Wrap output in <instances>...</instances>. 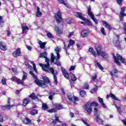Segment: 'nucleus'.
I'll list each match as a JSON object with an SVG mask.
<instances>
[{"instance_id": "nucleus-12", "label": "nucleus", "mask_w": 126, "mask_h": 126, "mask_svg": "<svg viewBox=\"0 0 126 126\" xmlns=\"http://www.w3.org/2000/svg\"><path fill=\"white\" fill-rule=\"evenodd\" d=\"M13 107H14V105H2L1 106V109L3 111H5V110H8V111H9L11 108H13Z\"/></svg>"}, {"instance_id": "nucleus-61", "label": "nucleus", "mask_w": 126, "mask_h": 126, "mask_svg": "<svg viewBox=\"0 0 126 126\" xmlns=\"http://www.w3.org/2000/svg\"><path fill=\"white\" fill-rule=\"evenodd\" d=\"M10 35V31H9V30H7V37H9Z\"/></svg>"}, {"instance_id": "nucleus-13", "label": "nucleus", "mask_w": 126, "mask_h": 126, "mask_svg": "<svg viewBox=\"0 0 126 126\" xmlns=\"http://www.w3.org/2000/svg\"><path fill=\"white\" fill-rule=\"evenodd\" d=\"M12 55L14 58H17V57H19V56L21 55V50L20 48H17L15 52H13Z\"/></svg>"}, {"instance_id": "nucleus-47", "label": "nucleus", "mask_w": 126, "mask_h": 126, "mask_svg": "<svg viewBox=\"0 0 126 126\" xmlns=\"http://www.w3.org/2000/svg\"><path fill=\"white\" fill-rule=\"evenodd\" d=\"M58 1H59L60 3L64 4V5H66L67 4V3H65L63 0H58Z\"/></svg>"}, {"instance_id": "nucleus-52", "label": "nucleus", "mask_w": 126, "mask_h": 126, "mask_svg": "<svg viewBox=\"0 0 126 126\" xmlns=\"http://www.w3.org/2000/svg\"><path fill=\"white\" fill-rule=\"evenodd\" d=\"M123 28H124L125 33L126 35V23H125L123 25Z\"/></svg>"}, {"instance_id": "nucleus-37", "label": "nucleus", "mask_w": 126, "mask_h": 126, "mask_svg": "<svg viewBox=\"0 0 126 126\" xmlns=\"http://www.w3.org/2000/svg\"><path fill=\"white\" fill-rule=\"evenodd\" d=\"M118 72H119L118 70L115 68L113 69V72L112 71L110 72V75H111V76H114V73H118Z\"/></svg>"}, {"instance_id": "nucleus-11", "label": "nucleus", "mask_w": 126, "mask_h": 126, "mask_svg": "<svg viewBox=\"0 0 126 126\" xmlns=\"http://www.w3.org/2000/svg\"><path fill=\"white\" fill-rule=\"evenodd\" d=\"M10 80L12 81H15V82L18 84H21V85H23V84H24V82H23V81L17 78L16 77H12Z\"/></svg>"}, {"instance_id": "nucleus-34", "label": "nucleus", "mask_w": 126, "mask_h": 126, "mask_svg": "<svg viewBox=\"0 0 126 126\" xmlns=\"http://www.w3.org/2000/svg\"><path fill=\"white\" fill-rule=\"evenodd\" d=\"M70 76H71V79L72 81H75L77 80V78L75 77V76L73 74L71 73Z\"/></svg>"}, {"instance_id": "nucleus-10", "label": "nucleus", "mask_w": 126, "mask_h": 126, "mask_svg": "<svg viewBox=\"0 0 126 126\" xmlns=\"http://www.w3.org/2000/svg\"><path fill=\"white\" fill-rule=\"evenodd\" d=\"M55 18L58 23H60L62 21H63V18H62V12L58 11L55 14Z\"/></svg>"}, {"instance_id": "nucleus-54", "label": "nucleus", "mask_w": 126, "mask_h": 126, "mask_svg": "<svg viewBox=\"0 0 126 126\" xmlns=\"http://www.w3.org/2000/svg\"><path fill=\"white\" fill-rule=\"evenodd\" d=\"M3 122V117L1 114H0V122L2 123Z\"/></svg>"}, {"instance_id": "nucleus-35", "label": "nucleus", "mask_w": 126, "mask_h": 126, "mask_svg": "<svg viewBox=\"0 0 126 126\" xmlns=\"http://www.w3.org/2000/svg\"><path fill=\"white\" fill-rule=\"evenodd\" d=\"M38 114V110L36 109H33L31 111V115L32 116H35V115H37Z\"/></svg>"}, {"instance_id": "nucleus-45", "label": "nucleus", "mask_w": 126, "mask_h": 126, "mask_svg": "<svg viewBox=\"0 0 126 126\" xmlns=\"http://www.w3.org/2000/svg\"><path fill=\"white\" fill-rule=\"evenodd\" d=\"M32 64L33 67V70L35 71V72H37V69H36V64L34 63L33 62H32Z\"/></svg>"}, {"instance_id": "nucleus-58", "label": "nucleus", "mask_w": 126, "mask_h": 126, "mask_svg": "<svg viewBox=\"0 0 126 126\" xmlns=\"http://www.w3.org/2000/svg\"><path fill=\"white\" fill-rule=\"evenodd\" d=\"M55 31H56V32H58V31H60L61 30V29H60V28H59V27H58L57 26H55Z\"/></svg>"}, {"instance_id": "nucleus-41", "label": "nucleus", "mask_w": 126, "mask_h": 126, "mask_svg": "<svg viewBox=\"0 0 126 126\" xmlns=\"http://www.w3.org/2000/svg\"><path fill=\"white\" fill-rule=\"evenodd\" d=\"M96 64H97L98 67L99 68V69H100L101 70H103V69H104V68L103 67V66L102 65H101V64L100 63H98V62H96Z\"/></svg>"}, {"instance_id": "nucleus-43", "label": "nucleus", "mask_w": 126, "mask_h": 126, "mask_svg": "<svg viewBox=\"0 0 126 126\" xmlns=\"http://www.w3.org/2000/svg\"><path fill=\"white\" fill-rule=\"evenodd\" d=\"M47 37H48V38H49V39H51L52 38H53V34H52V33L51 32H48L47 34Z\"/></svg>"}, {"instance_id": "nucleus-48", "label": "nucleus", "mask_w": 126, "mask_h": 126, "mask_svg": "<svg viewBox=\"0 0 126 126\" xmlns=\"http://www.w3.org/2000/svg\"><path fill=\"white\" fill-rule=\"evenodd\" d=\"M63 34V31L60 30V31H58V32H57V34L58 36H61V34Z\"/></svg>"}, {"instance_id": "nucleus-40", "label": "nucleus", "mask_w": 126, "mask_h": 126, "mask_svg": "<svg viewBox=\"0 0 126 126\" xmlns=\"http://www.w3.org/2000/svg\"><path fill=\"white\" fill-rule=\"evenodd\" d=\"M58 110L56 108H53L48 110L49 113H57Z\"/></svg>"}, {"instance_id": "nucleus-2", "label": "nucleus", "mask_w": 126, "mask_h": 126, "mask_svg": "<svg viewBox=\"0 0 126 126\" xmlns=\"http://www.w3.org/2000/svg\"><path fill=\"white\" fill-rule=\"evenodd\" d=\"M30 74H31L33 78H34L35 80H34L35 83L39 86V87H45L46 86V84H49L50 83V79L47 76H43L42 79L43 80H39L37 79V76L33 73V71H30Z\"/></svg>"}, {"instance_id": "nucleus-64", "label": "nucleus", "mask_w": 126, "mask_h": 126, "mask_svg": "<svg viewBox=\"0 0 126 126\" xmlns=\"http://www.w3.org/2000/svg\"><path fill=\"white\" fill-rule=\"evenodd\" d=\"M8 101H7V104L8 105H10V100L11 99V98H10V97H8Z\"/></svg>"}, {"instance_id": "nucleus-4", "label": "nucleus", "mask_w": 126, "mask_h": 126, "mask_svg": "<svg viewBox=\"0 0 126 126\" xmlns=\"http://www.w3.org/2000/svg\"><path fill=\"white\" fill-rule=\"evenodd\" d=\"M92 106H95V107H98V103L96 102V101H93L91 103L89 104L87 103L85 104L84 106V108L85 110L87 111V113L89 114V115H91V113H92Z\"/></svg>"}, {"instance_id": "nucleus-9", "label": "nucleus", "mask_w": 126, "mask_h": 126, "mask_svg": "<svg viewBox=\"0 0 126 126\" xmlns=\"http://www.w3.org/2000/svg\"><path fill=\"white\" fill-rule=\"evenodd\" d=\"M67 97L70 102H72L74 104H76L75 102H77L79 100L78 97L71 94H67Z\"/></svg>"}, {"instance_id": "nucleus-33", "label": "nucleus", "mask_w": 126, "mask_h": 126, "mask_svg": "<svg viewBox=\"0 0 126 126\" xmlns=\"http://www.w3.org/2000/svg\"><path fill=\"white\" fill-rule=\"evenodd\" d=\"M42 110L45 111L46 110H48V109H49V107H48L47 104L43 103L42 105Z\"/></svg>"}, {"instance_id": "nucleus-53", "label": "nucleus", "mask_w": 126, "mask_h": 126, "mask_svg": "<svg viewBox=\"0 0 126 126\" xmlns=\"http://www.w3.org/2000/svg\"><path fill=\"white\" fill-rule=\"evenodd\" d=\"M125 11H126V7H123L121 8V11L120 13H125Z\"/></svg>"}, {"instance_id": "nucleus-14", "label": "nucleus", "mask_w": 126, "mask_h": 126, "mask_svg": "<svg viewBox=\"0 0 126 126\" xmlns=\"http://www.w3.org/2000/svg\"><path fill=\"white\" fill-rule=\"evenodd\" d=\"M0 49L2 51H6L7 50V47L4 42L0 41Z\"/></svg>"}, {"instance_id": "nucleus-57", "label": "nucleus", "mask_w": 126, "mask_h": 126, "mask_svg": "<svg viewBox=\"0 0 126 126\" xmlns=\"http://www.w3.org/2000/svg\"><path fill=\"white\" fill-rule=\"evenodd\" d=\"M117 2L119 5H121L122 2H123V0H117Z\"/></svg>"}, {"instance_id": "nucleus-51", "label": "nucleus", "mask_w": 126, "mask_h": 126, "mask_svg": "<svg viewBox=\"0 0 126 126\" xmlns=\"http://www.w3.org/2000/svg\"><path fill=\"white\" fill-rule=\"evenodd\" d=\"M96 78H97V75L96 74H94L92 77V80L94 81L96 80Z\"/></svg>"}, {"instance_id": "nucleus-15", "label": "nucleus", "mask_w": 126, "mask_h": 126, "mask_svg": "<svg viewBox=\"0 0 126 126\" xmlns=\"http://www.w3.org/2000/svg\"><path fill=\"white\" fill-rule=\"evenodd\" d=\"M61 69L62 70V73L64 76L65 78H66L67 79H69V75L68 74V73L65 70V69L64 68L62 67Z\"/></svg>"}, {"instance_id": "nucleus-56", "label": "nucleus", "mask_w": 126, "mask_h": 126, "mask_svg": "<svg viewBox=\"0 0 126 126\" xmlns=\"http://www.w3.org/2000/svg\"><path fill=\"white\" fill-rule=\"evenodd\" d=\"M97 112H98V109H97V108H94V115H95V117H96V115H99L97 113Z\"/></svg>"}, {"instance_id": "nucleus-25", "label": "nucleus", "mask_w": 126, "mask_h": 126, "mask_svg": "<svg viewBox=\"0 0 126 126\" xmlns=\"http://www.w3.org/2000/svg\"><path fill=\"white\" fill-rule=\"evenodd\" d=\"M98 102L100 103L102 108H104V109H106V108H107V106H106L105 103H104V102L103 101V98H101L100 97H98Z\"/></svg>"}, {"instance_id": "nucleus-17", "label": "nucleus", "mask_w": 126, "mask_h": 126, "mask_svg": "<svg viewBox=\"0 0 126 126\" xmlns=\"http://www.w3.org/2000/svg\"><path fill=\"white\" fill-rule=\"evenodd\" d=\"M23 122L24 124L25 125H28V126H30L32 124V121L28 118H26L25 119H23Z\"/></svg>"}, {"instance_id": "nucleus-30", "label": "nucleus", "mask_w": 126, "mask_h": 126, "mask_svg": "<svg viewBox=\"0 0 126 126\" xmlns=\"http://www.w3.org/2000/svg\"><path fill=\"white\" fill-rule=\"evenodd\" d=\"M58 123H60V119H59V117L55 116V120L51 122V125H55L56 124H58Z\"/></svg>"}, {"instance_id": "nucleus-1", "label": "nucleus", "mask_w": 126, "mask_h": 126, "mask_svg": "<svg viewBox=\"0 0 126 126\" xmlns=\"http://www.w3.org/2000/svg\"><path fill=\"white\" fill-rule=\"evenodd\" d=\"M46 63H47L44 65H43L42 63H40L39 65L42 67V69H43L44 71H46V72H51L52 74L53 75L55 84L56 85H57L58 77H57V75H58V72L55 73L54 68L52 67L50 68V63L49 62Z\"/></svg>"}, {"instance_id": "nucleus-39", "label": "nucleus", "mask_w": 126, "mask_h": 126, "mask_svg": "<svg viewBox=\"0 0 126 126\" xmlns=\"http://www.w3.org/2000/svg\"><path fill=\"white\" fill-rule=\"evenodd\" d=\"M124 16H126V13H120V17L121 21H123L124 20Z\"/></svg>"}, {"instance_id": "nucleus-42", "label": "nucleus", "mask_w": 126, "mask_h": 126, "mask_svg": "<svg viewBox=\"0 0 126 126\" xmlns=\"http://www.w3.org/2000/svg\"><path fill=\"white\" fill-rule=\"evenodd\" d=\"M35 97L36 95H35V94L34 93H32L31 94L29 95V97L31 98V99H32V100H34Z\"/></svg>"}, {"instance_id": "nucleus-59", "label": "nucleus", "mask_w": 126, "mask_h": 126, "mask_svg": "<svg viewBox=\"0 0 126 126\" xmlns=\"http://www.w3.org/2000/svg\"><path fill=\"white\" fill-rule=\"evenodd\" d=\"M82 121L83 123H84V124L85 125H86V126H90L89 125V124H88V123H87V122L86 121H85L84 120H82Z\"/></svg>"}, {"instance_id": "nucleus-55", "label": "nucleus", "mask_w": 126, "mask_h": 126, "mask_svg": "<svg viewBox=\"0 0 126 126\" xmlns=\"http://www.w3.org/2000/svg\"><path fill=\"white\" fill-rule=\"evenodd\" d=\"M116 47H120V41L117 40L115 43Z\"/></svg>"}, {"instance_id": "nucleus-36", "label": "nucleus", "mask_w": 126, "mask_h": 126, "mask_svg": "<svg viewBox=\"0 0 126 126\" xmlns=\"http://www.w3.org/2000/svg\"><path fill=\"white\" fill-rule=\"evenodd\" d=\"M1 82L3 85H6V79L4 77H2Z\"/></svg>"}, {"instance_id": "nucleus-8", "label": "nucleus", "mask_w": 126, "mask_h": 126, "mask_svg": "<svg viewBox=\"0 0 126 126\" xmlns=\"http://www.w3.org/2000/svg\"><path fill=\"white\" fill-rule=\"evenodd\" d=\"M74 44H75V41L74 40L70 39L69 41V44H68V46L66 48V45H65V43H64V42H63V44H64V48L63 49H64L66 55H69V53H68V52H67V49H69V48H70L71 46H72V47H73V45H74Z\"/></svg>"}, {"instance_id": "nucleus-50", "label": "nucleus", "mask_w": 126, "mask_h": 126, "mask_svg": "<svg viewBox=\"0 0 126 126\" xmlns=\"http://www.w3.org/2000/svg\"><path fill=\"white\" fill-rule=\"evenodd\" d=\"M74 34V32H70L69 35H68V38H71V37H72V36H73Z\"/></svg>"}, {"instance_id": "nucleus-6", "label": "nucleus", "mask_w": 126, "mask_h": 126, "mask_svg": "<svg viewBox=\"0 0 126 126\" xmlns=\"http://www.w3.org/2000/svg\"><path fill=\"white\" fill-rule=\"evenodd\" d=\"M113 59L114 60V62L117 65H121V63L119 61H121V63H126V60H125L122 56L120 55L119 54L117 55V57L113 54Z\"/></svg>"}, {"instance_id": "nucleus-18", "label": "nucleus", "mask_w": 126, "mask_h": 126, "mask_svg": "<svg viewBox=\"0 0 126 126\" xmlns=\"http://www.w3.org/2000/svg\"><path fill=\"white\" fill-rule=\"evenodd\" d=\"M110 97L113 99V100H116V101L119 100V98L116 97V96H115V94H110L107 95L106 96V99H108V98H110Z\"/></svg>"}, {"instance_id": "nucleus-20", "label": "nucleus", "mask_w": 126, "mask_h": 126, "mask_svg": "<svg viewBox=\"0 0 126 126\" xmlns=\"http://www.w3.org/2000/svg\"><path fill=\"white\" fill-rule=\"evenodd\" d=\"M29 103H30V98H25L23 102V105L24 106V107H26L27 105L29 104Z\"/></svg>"}, {"instance_id": "nucleus-26", "label": "nucleus", "mask_w": 126, "mask_h": 126, "mask_svg": "<svg viewBox=\"0 0 126 126\" xmlns=\"http://www.w3.org/2000/svg\"><path fill=\"white\" fill-rule=\"evenodd\" d=\"M96 123L98 124H103V120L100 118V115H96Z\"/></svg>"}, {"instance_id": "nucleus-24", "label": "nucleus", "mask_w": 126, "mask_h": 126, "mask_svg": "<svg viewBox=\"0 0 126 126\" xmlns=\"http://www.w3.org/2000/svg\"><path fill=\"white\" fill-rule=\"evenodd\" d=\"M78 18H80L81 20H85V18L83 17V14L81 12H77L76 13Z\"/></svg>"}, {"instance_id": "nucleus-23", "label": "nucleus", "mask_w": 126, "mask_h": 126, "mask_svg": "<svg viewBox=\"0 0 126 126\" xmlns=\"http://www.w3.org/2000/svg\"><path fill=\"white\" fill-rule=\"evenodd\" d=\"M53 106H54L57 110H62V109H63V105L60 104L53 103Z\"/></svg>"}, {"instance_id": "nucleus-21", "label": "nucleus", "mask_w": 126, "mask_h": 126, "mask_svg": "<svg viewBox=\"0 0 126 126\" xmlns=\"http://www.w3.org/2000/svg\"><path fill=\"white\" fill-rule=\"evenodd\" d=\"M38 44L40 45V48L42 49H45V47L46 46L47 42H42V41L39 40Z\"/></svg>"}, {"instance_id": "nucleus-5", "label": "nucleus", "mask_w": 126, "mask_h": 126, "mask_svg": "<svg viewBox=\"0 0 126 126\" xmlns=\"http://www.w3.org/2000/svg\"><path fill=\"white\" fill-rule=\"evenodd\" d=\"M97 56H101L102 59L107 60L109 58V55L106 52L102 51V46H98L96 48Z\"/></svg>"}, {"instance_id": "nucleus-32", "label": "nucleus", "mask_w": 126, "mask_h": 126, "mask_svg": "<svg viewBox=\"0 0 126 126\" xmlns=\"http://www.w3.org/2000/svg\"><path fill=\"white\" fill-rule=\"evenodd\" d=\"M80 95L82 97V98H84L85 96H86V92L84 90H82L80 92Z\"/></svg>"}, {"instance_id": "nucleus-60", "label": "nucleus", "mask_w": 126, "mask_h": 126, "mask_svg": "<svg viewBox=\"0 0 126 126\" xmlns=\"http://www.w3.org/2000/svg\"><path fill=\"white\" fill-rule=\"evenodd\" d=\"M75 69V67L74 66H72L70 67L69 70L71 71V70H74Z\"/></svg>"}, {"instance_id": "nucleus-7", "label": "nucleus", "mask_w": 126, "mask_h": 126, "mask_svg": "<svg viewBox=\"0 0 126 126\" xmlns=\"http://www.w3.org/2000/svg\"><path fill=\"white\" fill-rule=\"evenodd\" d=\"M88 14L89 16H90L91 18L92 19V20H93L95 24H98V20L95 19L94 15L93 13H92V12H91V6L90 5H89L88 7Z\"/></svg>"}, {"instance_id": "nucleus-3", "label": "nucleus", "mask_w": 126, "mask_h": 126, "mask_svg": "<svg viewBox=\"0 0 126 126\" xmlns=\"http://www.w3.org/2000/svg\"><path fill=\"white\" fill-rule=\"evenodd\" d=\"M55 51L56 55H57V57L56 58V57L54 55V53H51V63H54V64L58 65V66H61V62H60V58L61 57L60 53L61 52V48L57 47L55 48Z\"/></svg>"}, {"instance_id": "nucleus-63", "label": "nucleus", "mask_w": 126, "mask_h": 126, "mask_svg": "<svg viewBox=\"0 0 126 126\" xmlns=\"http://www.w3.org/2000/svg\"><path fill=\"white\" fill-rule=\"evenodd\" d=\"M33 100H35V101H37V102H39L40 99H39V98H38V97H37V96H35V97H34V99Z\"/></svg>"}, {"instance_id": "nucleus-29", "label": "nucleus", "mask_w": 126, "mask_h": 126, "mask_svg": "<svg viewBox=\"0 0 126 126\" xmlns=\"http://www.w3.org/2000/svg\"><path fill=\"white\" fill-rule=\"evenodd\" d=\"M83 21H85L86 22V26L88 25V26H92V22L91 21H89L87 19L85 18V20H83Z\"/></svg>"}, {"instance_id": "nucleus-38", "label": "nucleus", "mask_w": 126, "mask_h": 126, "mask_svg": "<svg viewBox=\"0 0 126 126\" xmlns=\"http://www.w3.org/2000/svg\"><path fill=\"white\" fill-rule=\"evenodd\" d=\"M23 73L22 79L21 80H22V81L24 82L25 80H26V78H27V73L25 72H23Z\"/></svg>"}, {"instance_id": "nucleus-27", "label": "nucleus", "mask_w": 126, "mask_h": 126, "mask_svg": "<svg viewBox=\"0 0 126 126\" xmlns=\"http://www.w3.org/2000/svg\"><path fill=\"white\" fill-rule=\"evenodd\" d=\"M41 16H42V13L41 12V11H40V8L37 6L36 16L37 17H41Z\"/></svg>"}, {"instance_id": "nucleus-31", "label": "nucleus", "mask_w": 126, "mask_h": 126, "mask_svg": "<svg viewBox=\"0 0 126 126\" xmlns=\"http://www.w3.org/2000/svg\"><path fill=\"white\" fill-rule=\"evenodd\" d=\"M89 51L92 52V55L96 58L97 57V54H96V52L94 50L93 48H90L89 49Z\"/></svg>"}, {"instance_id": "nucleus-62", "label": "nucleus", "mask_w": 126, "mask_h": 126, "mask_svg": "<svg viewBox=\"0 0 126 126\" xmlns=\"http://www.w3.org/2000/svg\"><path fill=\"white\" fill-rule=\"evenodd\" d=\"M4 21H1L0 22V27H3V23H4Z\"/></svg>"}, {"instance_id": "nucleus-46", "label": "nucleus", "mask_w": 126, "mask_h": 126, "mask_svg": "<svg viewBox=\"0 0 126 126\" xmlns=\"http://www.w3.org/2000/svg\"><path fill=\"white\" fill-rule=\"evenodd\" d=\"M115 107L117 109L118 112H119L120 115H121V108L117 105H115Z\"/></svg>"}, {"instance_id": "nucleus-28", "label": "nucleus", "mask_w": 126, "mask_h": 126, "mask_svg": "<svg viewBox=\"0 0 126 126\" xmlns=\"http://www.w3.org/2000/svg\"><path fill=\"white\" fill-rule=\"evenodd\" d=\"M27 30H29V28L26 26H24L22 27V34H24L27 32Z\"/></svg>"}, {"instance_id": "nucleus-22", "label": "nucleus", "mask_w": 126, "mask_h": 126, "mask_svg": "<svg viewBox=\"0 0 126 126\" xmlns=\"http://www.w3.org/2000/svg\"><path fill=\"white\" fill-rule=\"evenodd\" d=\"M102 24L104 25L105 28H107V29H108V30H112V27H111L110 25H109L108 23H107V22L105 21H103Z\"/></svg>"}, {"instance_id": "nucleus-16", "label": "nucleus", "mask_w": 126, "mask_h": 126, "mask_svg": "<svg viewBox=\"0 0 126 126\" xmlns=\"http://www.w3.org/2000/svg\"><path fill=\"white\" fill-rule=\"evenodd\" d=\"M47 52H44V53L40 54L39 58H44L45 59V63H49V62H50V60H49V58L47 57Z\"/></svg>"}, {"instance_id": "nucleus-19", "label": "nucleus", "mask_w": 126, "mask_h": 126, "mask_svg": "<svg viewBox=\"0 0 126 126\" xmlns=\"http://www.w3.org/2000/svg\"><path fill=\"white\" fill-rule=\"evenodd\" d=\"M88 34H89V32H88V30H84L81 32V35L83 38L87 37Z\"/></svg>"}, {"instance_id": "nucleus-49", "label": "nucleus", "mask_w": 126, "mask_h": 126, "mask_svg": "<svg viewBox=\"0 0 126 126\" xmlns=\"http://www.w3.org/2000/svg\"><path fill=\"white\" fill-rule=\"evenodd\" d=\"M84 88L85 89H89V85L88 84V83H85V85H84Z\"/></svg>"}, {"instance_id": "nucleus-44", "label": "nucleus", "mask_w": 126, "mask_h": 126, "mask_svg": "<svg viewBox=\"0 0 126 126\" xmlns=\"http://www.w3.org/2000/svg\"><path fill=\"white\" fill-rule=\"evenodd\" d=\"M100 31L102 34V35H104V36H105L106 32H105V29L104 28H102L100 30Z\"/></svg>"}]
</instances>
